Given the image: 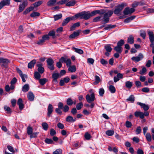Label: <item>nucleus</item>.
<instances>
[{
    "instance_id": "obj_1",
    "label": "nucleus",
    "mask_w": 154,
    "mask_h": 154,
    "mask_svg": "<svg viewBox=\"0 0 154 154\" xmlns=\"http://www.w3.org/2000/svg\"><path fill=\"white\" fill-rule=\"evenodd\" d=\"M106 11L103 9L97 10V14L100 15L104 14L103 20L102 21L104 22V23L109 22V18L112 15L113 13V11L112 10L109 11L107 12H106Z\"/></svg>"
},
{
    "instance_id": "obj_2",
    "label": "nucleus",
    "mask_w": 154,
    "mask_h": 154,
    "mask_svg": "<svg viewBox=\"0 0 154 154\" xmlns=\"http://www.w3.org/2000/svg\"><path fill=\"white\" fill-rule=\"evenodd\" d=\"M75 19L80 17L81 19L88 20L91 17V16L89 11H84L75 14Z\"/></svg>"
},
{
    "instance_id": "obj_3",
    "label": "nucleus",
    "mask_w": 154,
    "mask_h": 154,
    "mask_svg": "<svg viewBox=\"0 0 154 154\" xmlns=\"http://www.w3.org/2000/svg\"><path fill=\"white\" fill-rule=\"evenodd\" d=\"M126 5V4L124 3L118 5L114 10V13L116 14H119L123 9L124 7Z\"/></svg>"
},
{
    "instance_id": "obj_4",
    "label": "nucleus",
    "mask_w": 154,
    "mask_h": 154,
    "mask_svg": "<svg viewBox=\"0 0 154 154\" xmlns=\"http://www.w3.org/2000/svg\"><path fill=\"white\" fill-rule=\"evenodd\" d=\"M86 99L88 103H91L94 101L95 99L94 93H92L90 95L87 94L86 96Z\"/></svg>"
},
{
    "instance_id": "obj_5",
    "label": "nucleus",
    "mask_w": 154,
    "mask_h": 154,
    "mask_svg": "<svg viewBox=\"0 0 154 154\" xmlns=\"http://www.w3.org/2000/svg\"><path fill=\"white\" fill-rule=\"evenodd\" d=\"M28 5L27 0H23V2L20 4L19 6L18 12L20 13L22 12L24 9Z\"/></svg>"
},
{
    "instance_id": "obj_6",
    "label": "nucleus",
    "mask_w": 154,
    "mask_h": 154,
    "mask_svg": "<svg viewBox=\"0 0 154 154\" xmlns=\"http://www.w3.org/2000/svg\"><path fill=\"white\" fill-rule=\"evenodd\" d=\"M135 10V9L133 8H131L130 9L129 7H127L124 9L123 11V13L125 15L131 14L134 12Z\"/></svg>"
},
{
    "instance_id": "obj_7",
    "label": "nucleus",
    "mask_w": 154,
    "mask_h": 154,
    "mask_svg": "<svg viewBox=\"0 0 154 154\" xmlns=\"http://www.w3.org/2000/svg\"><path fill=\"white\" fill-rule=\"evenodd\" d=\"M143 57V55L141 53L139 54L138 56L137 57H133L131 58V60L133 61L136 62H138L141 60Z\"/></svg>"
},
{
    "instance_id": "obj_8",
    "label": "nucleus",
    "mask_w": 154,
    "mask_h": 154,
    "mask_svg": "<svg viewBox=\"0 0 154 154\" xmlns=\"http://www.w3.org/2000/svg\"><path fill=\"white\" fill-rule=\"evenodd\" d=\"M10 4V0H3L0 2V10L4 6L9 5Z\"/></svg>"
},
{
    "instance_id": "obj_9",
    "label": "nucleus",
    "mask_w": 154,
    "mask_h": 154,
    "mask_svg": "<svg viewBox=\"0 0 154 154\" xmlns=\"http://www.w3.org/2000/svg\"><path fill=\"white\" fill-rule=\"evenodd\" d=\"M75 15L74 16L71 17H68L66 19H64L62 23V25L63 26H65L66 25L70 20H75Z\"/></svg>"
},
{
    "instance_id": "obj_10",
    "label": "nucleus",
    "mask_w": 154,
    "mask_h": 154,
    "mask_svg": "<svg viewBox=\"0 0 154 154\" xmlns=\"http://www.w3.org/2000/svg\"><path fill=\"white\" fill-rule=\"evenodd\" d=\"M10 63L9 60L7 59L1 58L0 63H2V66H3L5 68L7 67V66L5 64H7Z\"/></svg>"
},
{
    "instance_id": "obj_11",
    "label": "nucleus",
    "mask_w": 154,
    "mask_h": 154,
    "mask_svg": "<svg viewBox=\"0 0 154 154\" xmlns=\"http://www.w3.org/2000/svg\"><path fill=\"white\" fill-rule=\"evenodd\" d=\"M42 64L41 63H39L36 65V66L38 67V72L41 74L43 73L44 71V68L42 66Z\"/></svg>"
},
{
    "instance_id": "obj_12",
    "label": "nucleus",
    "mask_w": 154,
    "mask_h": 154,
    "mask_svg": "<svg viewBox=\"0 0 154 154\" xmlns=\"http://www.w3.org/2000/svg\"><path fill=\"white\" fill-rule=\"evenodd\" d=\"M134 115L136 117H139L141 119H143L144 118V114L143 112L140 111H136Z\"/></svg>"
},
{
    "instance_id": "obj_13",
    "label": "nucleus",
    "mask_w": 154,
    "mask_h": 154,
    "mask_svg": "<svg viewBox=\"0 0 154 154\" xmlns=\"http://www.w3.org/2000/svg\"><path fill=\"white\" fill-rule=\"evenodd\" d=\"M55 34V32L54 30H52L49 32L48 34L45 35H43L42 38H49V36H52L53 37L54 36Z\"/></svg>"
},
{
    "instance_id": "obj_14",
    "label": "nucleus",
    "mask_w": 154,
    "mask_h": 154,
    "mask_svg": "<svg viewBox=\"0 0 154 154\" xmlns=\"http://www.w3.org/2000/svg\"><path fill=\"white\" fill-rule=\"evenodd\" d=\"M137 104L140 106L141 108H143L145 111L147 110L149 108V106L148 105L139 102H137Z\"/></svg>"
},
{
    "instance_id": "obj_15",
    "label": "nucleus",
    "mask_w": 154,
    "mask_h": 154,
    "mask_svg": "<svg viewBox=\"0 0 154 154\" xmlns=\"http://www.w3.org/2000/svg\"><path fill=\"white\" fill-rule=\"evenodd\" d=\"M70 79L68 77L64 78L63 79L60 80V86L64 85L65 83H68Z\"/></svg>"
},
{
    "instance_id": "obj_16",
    "label": "nucleus",
    "mask_w": 154,
    "mask_h": 154,
    "mask_svg": "<svg viewBox=\"0 0 154 154\" xmlns=\"http://www.w3.org/2000/svg\"><path fill=\"white\" fill-rule=\"evenodd\" d=\"M48 116L50 117L51 114L52 113L53 111V107L52 104H49L48 108Z\"/></svg>"
},
{
    "instance_id": "obj_17",
    "label": "nucleus",
    "mask_w": 154,
    "mask_h": 154,
    "mask_svg": "<svg viewBox=\"0 0 154 154\" xmlns=\"http://www.w3.org/2000/svg\"><path fill=\"white\" fill-rule=\"evenodd\" d=\"M123 78V75L121 73H119L117 75V76L114 77V81L115 82H116L119 80V79H122Z\"/></svg>"
},
{
    "instance_id": "obj_18",
    "label": "nucleus",
    "mask_w": 154,
    "mask_h": 154,
    "mask_svg": "<svg viewBox=\"0 0 154 154\" xmlns=\"http://www.w3.org/2000/svg\"><path fill=\"white\" fill-rule=\"evenodd\" d=\"M81 32V30H78L76 31L70 35L69 36V38H73L76 37L79 35Z\"/></svg>"
},
{
    "instance_id": "obj_19",
    "label": "nucleus",
    "mask_w": 154,
    "mask_h": 154,
    "mask_svg": "<svg viewBox=\"0 0 154 154\" xmlns=\"http://www.w3.org/2000/svg\"><path fill=\"white\" fill-rule=\"evenodd\" d=\"M52 77L54 81L55 82H57V79L60 78V75L58 73H53L52 75Z\"/></svg>"
},
{
    "instance_id": "obj_20",
    "label": "nucleus",
    "mask_w": 154,
    "mask_h": 154,
    "mask_svg": "<svg viewBox=\"0 0 154 154\" xmlns=\"http://www.w3.org/2000/svg\"><path fill=\"white\" fill-rule=\"evenodd\" d=\"M34 95L32 92L30 91L28 92L27 94V97L29 100L33 101L34 99Z\"/></svg>"
},
{
    "instance_id": "obj_21",
    "label": "nucleus",
    "mask_w": 154,
    "mask_h": 154,
    "mask_svg": "<svg viewBox=\"0 0 154 154\" xmlns=\"http://www.w3.org/2000/svg\"><path fill=\"white\" fill-rule=\"evenodd\" d=\"M17 104L19 105V109L20 110H22L23 107L24 105L23 103V100L22 99L19 98L17 101Z\"/></svg>"
},
{
    "instance_id": "obj_22",
    "label": "nucleus",
    "mask_w": 154,
    "mask_h": 154,
    "mask_svg": "<svg viewBox=\"0 0 154 154\" xmlns=\"http://www.w3.org/2000/svg\"><path fill=\"white\" fill-rule=\"evenodd\" d=\"M36 63V60L35 59H33L28 63V67L29 68L31 69L34 66L35 64Z\"/></svg>"
},
{
    "instance_id": "obj_23",
    "label": "nucleus",
    "mask_w": 154,
    "mask_h": 154,
    "mask_svg": "<svg viewBox=\"0 0 154 154\" xmlns=\"http://www.w3.org/2000/svg\"><path fill=\"white\" fill-rule=\"evenodd\" d=\"M66 121L68 122H74L76 120V118L73 119V118L71 116H68L66 119Z\"/></svg>"
},
{
    "instance_id": "obj_24",
    "label": "nucleus",
    "mask_w": 154,
    "mask_h": 154,
    "mask_svg": "<svg viewBox=\"0 0 154 154\" xmlns=\"http://www.w3.org/2000/svg\"><path fill=\"white\" fill-rule=\"evenodd\" d=\"M29 86L28 84L25 85L22 88V91L24 92L28 91L29 89Z\"/></svg>"
},
{
    "instance_id": "obj_25",
    "label": "nucleus",
    "mask_w": 154,
    "mask_h": 154,
    "mask_svg": "<svg viewBox=\"0 0 154 154\" xmlns=\"http://www.w3.org/2000/svg\"><path fill=\"white\" fill-rule=\"evenodd\" d=\"M136 17L135 16H132L126 18L124 20V22L125 23H128L130 22L131 20H133Z\"/></svg>"
},
{
    "instance_id": "obj_26",
    "label": "nucleus",
    "mask_w": 154,
    "mask_h": 154,
    "mask_svg": "<svg viewBox=\"0 0 154 154\" xmlns=\"http://www.w3.org/2000/svg\"><path fill=\"white\" fill-rule=\"evenodd\" d=\"M76 3V2L75 0H71L67 2L66 5V6L70 7L72 6Z\"/></svg>"
},
{
    "instance_id": "obj_27",
    "label": "nucleus",
    "mask_w": 154,
    "mask_h": 154,
    "mask_svg": "<svg viewBox=\"0 0 154 154\" xmlns=\"http://www.w3.org/2000/svg\"><path fill=\"white\" fill-rule=\"evenodd\" d=\"M56 1V0H50L47 2V5L49 7L52 6L54 5Z\"/></svg>"
},
{
    "instance_id": "obj_28",
    "label": "nucleus",
    "mask_w": 154,
    "mask_h": 154,
    "mask_svg": "<svg viewBox=\"0 0 154 154\" xmlns=\"http://www.w3.org/2000/svg\"><path fill=\"white\" fill-rule=\"evenodd\" d=\"M80 23L79 22H77L74 23L70 28V30L72 31L74 30L75 28L76 27H78L80 26Z\"/></svg>"
},
{
    "instance_id": "obj_29",
    "label": "nucleus",
    "mask_w": 154,
    "mask_h": 154,
    "mask_svg": "<svg viewBox=\"0 0 154 154\" xmlns=\"http://www.w3.org/2000/svg\"><path fill=\"white\" fill-rule=\"evenodd\" d=\"M72 49L74 50L76 52L80 54H82L83 53V51L81 49L76 48L75 47H72Z\"/></svg>"
},
{
    "instance_id": "obj_30",
    "label": "nucleus",
    "mask_w": 154,
    "mask_h": 154,
    "mask_svg": "<svg viewBox=\"0 0 154 154\" xmlns=\"http://www.w3.org/2000/svg\"><path fill=\"white\" fill-rule=\"evenodd\" d=\"M39 80L40 84L42 85H44L48 81L47 79L45 78L40 79Z\"/></svg>"
},
{
    "instance_id": "obj_31",
    "label": "nucleus",
    "mask_w": 154,
    "mask_h": 154,
    "mask_svg": "<svg viewBox=\"0 0 154 154\" xmlns=\"http://www.w3.org/2000/svg\"><path fill=\"white\" fill-rule=\"evenodd\" d=\"M145 135L147 141L148 142L151 141L152 140V137L150 133H147Z\"/></svg>"
},
{
    "instance_id": "obj_32",
    "label": "nucleus",
    "mask_w": 154,
    "mask_h": 154,
    "mask_svg": "<svg viewBox=\"0 0 154 154\" xmlns=\"http://www.w3.org/2000/svg\"><path fill=\"white\" fill-rule=\"evenodd\" d=\"M68 57L66 56H65L62 57L59 60V61H61L62 63H66V59H67Z\"/></svg>"
},
{
    "instance_id": "obj_33",
    "label": "nucleus",
    "mask_w": 154,
    "mask_h": 154,
    "mask_svg": "<svg viewBox=\"0 0 154 154\" xmlns=\"http://www.w3.org/2000/svg\"><path fill=\"white\" fill-rule=\"evenodd\" d=\"M39 72H35L34 73V76L35 78L37 80H39L41 77V75Z\"/></svg>"
},
{
    "instance_id": "obj_34",
    "label": "nucleus",
    "mask_w": 154,
    "mask_h": 154,
    "mask_svg": "<svg viewBox=\"0 0 154 154\" xmlns=\"http://www.w3.org/2000/svg\"><path fill=\"white\" fill-rule=\"evenodd\" d=\"M42 126L43 128L45 131H47L48 127V124L46 122H44L42 123Z\"/></svg>"
},
{
    "instance_id": "obj_35",
    "label": "nucleus",
    "mask_w": 154,
    "mask_h": 154,
    "mask_svg": "<svg viewBox=\"0 0 154 154\" xmlns=\"http://www.w3.org/2000/svg\"><path fill=\"white\" fill-rule=\"evenodd\" d=\"M102 16H100L96 17L93 19V21L94 22H97L100 20H102L103 19V18H102Z\"/></svg>"
},
{
    "instance_id": "obj_36",
    "label": "nucleus",
    "mask_w": 154,
    "mask_h": 154,
    "mask_svg": "<svg viewBox=\"0 0 154 154\" xmlns=\"http://www.w3.org/2000/svg\"><path fill=\"white\" fill-rule=\"evenodd\" d=\"M62 14H60L54 15V20L56 21L61 19L62 18Z\"/></svg>"
},
{
    "instance_id": "obj_37",
    "label": "nucleus",
    "mask_w": 154,
    "mask_h": 154,
    "mask_svg": "<svg viewBox=\"0 0 154 154\" xmlns=\"http://www.w3.org/2000/svg\"><path fill=\"white\" fill-rule=\"evenodd\" d=\"M46 39H39L36 42V43L39 45H42L45 42Z\"/></svg>"
},
{
    "instance_id": "obj_38",
    "label": "nucleus",
    "mask_w": 154,
    "mask_h": 154,
    "mask_svg": "<svg viewBox=\"0 0 154 154\" xmlns=\"http://www.w3.org/2000/svg\"><path fill=\"white\" fill-rule=\"evenodd\" d=\"M109 90L111 93H114L116 91L115 87L112 85H110L109 86Z\"/></svg>"
},
{
    "instance_id": "obj_39",
    "label": "nucleus",
    "mask_w": 154,
    "mask_h": 154,
    "mask_svg": "<svg viewBox=\"0 0 154 154\" xmlns=\"http://www.w3.org/2000/svg\"><path fill=\"white\" fill-rule=\"evenodd\" d=\"M132 83L130 81H127L125 82V86L127 88H131L132 86Z\"/></svg>"
},
{
    "instance_id": "obj_40",
    "label": "nucleus",
    "mask_w": 154,
    "mask_h": 154,
    "mask_svg": "<svg viewBox=\"0 0 154 154\" xmlns=\"http://www.w3.org/2000/svg\"><path fill=\"white\" fill-rule=\"evenodd\" d=\"M114 49L119 53H120L122 52V47H121L117 46L114 48Z\"/></svg>"
},
{
    "instance_id": "obj_41",
    "label": "nucleus",
    "mask_w": 154,
    "mask_h": 154,
    "mask_svg": "<svg viewBox=\"0 0 154 154\" xmlns=\"http://www.w3.org/2000/svg\"><path fill=\"white\" fill-rule=\"evenodd\" d=\"M68 70L71 72H74L76 70V67L75 66H69Z\"/></svg>"
},
{
    "instance_id": "obj_42",
    "label": "nucleus",
    "mask_w": 154,
    "mask_h": 154,
    "mask_svg": "<svg viewBox=\"0 0 154 154\" xmlns=\"http://www.w3.org/2000/svg\"><path fill=\"white\" fill-rule=\"evenodd\" d=\"M147 33L149 36V38H154V34L152 31H148Z\"/></svg>"
},
{
    "instance_id": "obj_43",
    "label": "nucleus",
    "mask_w": 154,
    "mask_h": 154,
    "mask_svg": "<svg viewBox=\"0 0 154 154\" xmlns=\"http://www.w3.org/2000/svg\"><path fill=\"white\" fill-rule=\"evenodd\" d=\"M104 48L106 51L108 52H111L112 49V48H111L109 45H105L104 47Z\"/></svg>"
},
{
    "instance_id": "obj_44",
    "label": "nucleus",
    "mask_w": 154,
    "mask_h": 154,
    "mask_svg": "<svg viewBox=\"0 0 154 154\" xmlns=\"http://www.w3.org/2000/svg\"><path fill=\"white\" fill-rule=\"evenodd\" d=\"M32 128L31 127L29 126H28L27 128V133L28 134L30 135L31 134H32Z\"/></svg>"
},
{
    "instance_id": "obj_45",
    "label": "nucleus",
    "mask_w": 154,
    "mask_h": 154,
    "mask_svg": "<svg viewBox=\"0 0 154 154\" xmlns=\"http://www.w3.org/2000/svg\"><path fill=\"white\" fill-rule=\"evenodd\" d=\"M48 65L53 64H54V60L51 58H48L46 60Z\"/></svg>"
},
{
    "instance_id": "obj_46",
    "label": "nucleus",
    "mask_w": 154,
    "mask_h": 154,
    "mask_svg": "<svg viewBox=\"0 0 154 154\" xmlns=\"http://www.w3.org/2000/svg\"><path fill=\"white\" fill-rule=\"evenodd\" d=\"M147 70L145 67L142 68V69L140 70L139 73L141 75H145L146 74Z\"/></svg>"
},
{
    "instance_id": "obj_47",
    "label": "nucleus",
    "mask_w": 154,
    "mask_h": 154,
    "mask_svg": "<svg viewBox=\"0 0 154 154\" xmlns=\"http://www.w3.org/2000/svg\"><path fill=\"white\" fill-rule=\"evenodd\" d=\"M114 134V131L113 130H108L106 132V134L109 136H112Z\"/></svg>"
},
{
    "instance_id": "obj_48",
    "label": "nucleus",
    "mask_w": 154,
    "mask_h": 154,
    "mask_svg": "<svg viewBox=\"0 0 154 154\" xmlns=\"http://www.w3.org/2000/svg\"><path fill=\"white\" fill-rule=\"evenodd\" d=\"M40 14L38 12H33L32 13L30 16L32 17H38L40 15Z\"/></svg>"
},
{
    "instance_id": "obj_49",
    "label": "nucleus",
    "mask_w": 154,
    "mask_h": 154,
    "mask_svg": "<svg viewBox=\"0 0 154 154\" xmlns=\"http://www.w3.org/2000/svg\"><path fill=\"white\" fill-rule=\"evenodd\" d=\"M66 103L69 106H71L73 104V101L71 98H69L66 100Z\"/></svg>"
},
{
    "instance_id": "obj_50",
    "label": "nucleus",
    "mask_w": 154,
    "mask_h": 154,
    "mask_svg": "<svg viewBox=\"0 0 154 154\" xmlns=\"http://www.w3.org/2000/svg\"><path fill=\"white\" fill-rule=\"evenodd\" d=\"M127 100L131 102H133L134 100V97L133 95H131L127 99Z\"/></svg>"
},
{
    "instance_id": "obj_51",
    "label": "nucleus",
    "mask_w": 154,
    "mask_h": 154,
    "mask_svg": "<svg viewBox=\"0 0 154 154\" xmlns=\"http://www.w3.org/2000/svg\"><path fill=\"white\" fill-rule=\"evenodd\" d=\"M94 60L93 58H88L87 59V62L89 64L93 65Z\"/></svg>"
},
{
    "instance_id": "obj_52",
    "label": "nucleus",
    "mask_w": 154,
    "mask_h": 154,
    "mask_svg": "<svg viewBox=\"0 0 154 154\" xmlns=\"http://www.w3.org/2000/svg\"><path fill=\"white\" fill-rule=\"evenodd\" d=\"M4 109L7 112V113H11V111L10 108L6 106H5Z\"/></svg>"
},
{
    "instance_id": "obj_53",
    "label": "nucleus",
    "mask_w": 154,
    "mask_h": 154,
    "mask_svg": "<svg viewBox=\"0 0 154 154\" xmlns=\"http://www.w3.org/2000/svg\"><path fill=\"white\" fill-rule=\"evenodd\" d=\"M115 25H111L110 24L108 25L104 28V29L105 30H108L109 29L114 28Z\"/></svg>"
},
{
    "instance_id": "obj_54",
    "label": "nucleus",
    "mask_w": 154,
    "mask_h": 154,
    "mask_svg": "<svg viewBox=\"0 0 154 154\" xmlns=\"http://www.w3.org/2000/svg\"><path fill=\"white\" fill-rule=\"evenodd\" d=\"M84 137L85 139L87 140H90L91 137V135L87 132L85 133Z\"/></svg>"
},
{
    "instance_id": "obj_55",
    "label": "nucleus",
    "mask_w": 154,
    "mask_h": 154,
    "mask_svg": "<svg viewBox=\"0 0 154 154\" xmlns=\"http://www.w3.org/2000/svg\"><path fill=\"white\" fill-rule=\"evenodd\" d=\"M124 43L125 42L124 40L121 39L117 43V46L121 47L123 45Z\"/></svg>"
},
{
    "instance_id": "obj_56",
    "label": "nucleus",
    "mask_w": 154,
    "mask_h": 154,
    "mask_svg": "<svg viewBox=\"0 0 154 154\" xmlns=\"http://www.w3.org/2000/svg\"><path fill=\"white\" fill-rule=\"evenodd\" d=\"M146 35V32L144 30H141L140 31V35L143 38H145Z\"/></svg>"
},
{
    "instance_id": "obj_57",
    "label": "nucleus",
    "mask_w": 154,
    "mask_h": 154,
    "mask_svg": "<svg viewBox=\"0 0 154 154\" xmlns=\"http://www.w3.org/2000/svg\"><path fill=\"white\" fill-rule=\"evenodd\" d=\"M42 3V1H39L36 2L33 4V5L34 6V8L37 7L39 5Z\"/></svg>"
},
{
    "instance_id": "obj_58",
    "label": "nucleus",
    "mask_w": 154,
    "mask_h": 154,
    "mask_svg": "<svg viewBox=\"0 0 154 154\" xmlns=\"http://www.w3.org/2000/svg\"><path fill=\"white\" fill-rule=\"evenodd\" d=\"M69 0H61L57 2V4L58 5H63L68 2Z\"/></svg>"
},
{
    "instance_id": "obj_59",
    "label": "nucleus",
    "mask_w": 154,
    "mask_h": 154,
    "mask_svg": "<svg viewBox=\"0 0 154 154\" xmlns=\"http://www.w3.org/2000/svg\"><path fill=\"white\" fill-rule=\"evenodd\" d=\"M83 104L82 102H80L77 104L76 107L78 110L80 109L82 107Z\"/></svg>"
},
{
    "instance_id": "obj_60",
    "label": "nucleus",
    "mask_w": 154,
    "mask_h": 154,
    "mask_svg": "<svg viewBox=\"0 0 154 154\" xmlns=\"http://www.w3.org/2000/svg\"><path fill=\"white\" fill-rule=\"evenodd\" d=\"M20 76L21 77L22 79L23 82H26V80L25 79V78H27V75L25 74H23L21 75H20Z\"/></svg>"
},
{
    "instance_id": "obj_61",
    "label": "nucleus",
    "mask_w": 154,
    "mask_h": 154,
    "mask_svg": "<svg viewBox=\"0 0 154 154\" xmlns=\"http://www.w3.org/2000/svg\"><path fill=\"white\" fill-rule=\"evenodd\" d=\"M53 154H62V150L60 149H57L54 152Z\"/></svg>"
},
{
    "instance_id": "obj_62",
    "label": "nucleus",
    "mask_w": 154,
    "mask_h": 154,
    "mask_svg": "<svg viewBox=\"0 0 154 154\" xmlns=\"http://www.w3.org/2000/svg\"><path fill=\"white\" fill-rule=\"evenodd\" d=\"M65 63L67 66H71V61L70 59L68 58L67 59H66V61Z\"/></svg>"
},
{
    "instance_id": "obj_63",
    "label": "nucleus",
    "mask_w": 154,
    "mask_h": 154,
    "mask_svg": "<svg viewBox=\"0 0 154 154\" xmlns=\"http://www.w3.org/2000/svg\"><path fill=\"white\" fill-rule=\"evenodd\" d=\"M99 94L100 96H103V94L104 93V89L103 88H101L99 89Z\"/></svg>"
},
{
    "instance_id": "obj_64",
    "label": "nucleus",
    "mask_w": 154,
    "mask_h": 154,
    "mask_svg": "<svg viewBox=\"0 0 154 154\" xmlns=\"http://www.w3.org/2000/svg\"><path fill=\"white\" fill-rule=\"evenodd\" d=\"M132 124H131V123L129 121H127L126 122V123H125V126H126V127L127 128H131V126H132Z\"/></svg>"
}]
</instances>
